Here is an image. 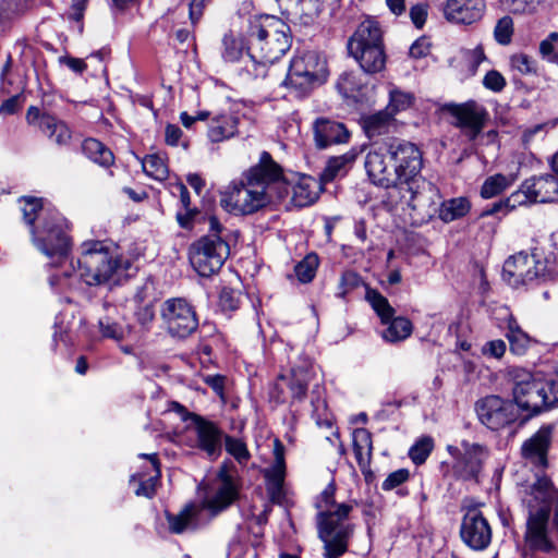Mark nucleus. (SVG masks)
<instances>
[{
	"label": "nucleus",
	"instance_id": "1",
	"mask_svg": "<svg viewBox=\"0 0 558 558\" xmlns=\"http://www.w3.org/2000/svg\"><path fill=\"white\" fill-rule=\"evenodd\" d=\"M276 186L280 187L279 197L288 193L281 167L269 153L263 151L258 163L222 194L220 205L229 213L253 214L271 201Z\"/></svg>",
	"mask_w": 558,
	"mask_h": 558
},
{
	"label": "nucleus",
	"instance_id": "2",
	"mask_svg": "<svg viewBox=\"0 0 558 558\" xmlns=\"http://www.w3.org/2000/svg\"><path fill=\"white\" fill-rule=\"evenodd\" d=\"M245 38L247 40L246 73L254 78L265 77L269 65L290 49L292 41L290 26L274 15L251 19Z\"/></svg>",
	"mask_w": 558,
	"mask_h": 558
},
{
	"label": "nucleus",
	"instance_id": "3",
	"mask_svg": "<svg viewBox=\"0 0 558 558\" xmlns=\"http://www.w3.org/2000/svg\"><path fill=\"white\" fill-rule=\"evenodd\" d=\"M21 202L24 221L32 227L34 245L53 259V265H61L68 259L71 250L66 220L57 210L44 208L39 198L23 197Z\"/></svg>",
	"mask_w": 558,
	"mask_h": 558
},
{
	"label": "nucleus",
	"instance_id": "4",
	"mask_svg": "<svg viewBox=\"0 0 558 558\" xmlns=\"http://www.w3.org/2000/svg\"><path fill=\"white\" fill-rule=\"evenodd\" d=\"M316 507L318 536L324 543L325 558H339L348 550L349 539L354 526L347 521L352 506L348 504L337 505L335 501V487L328 485L320 494Z\"/></svg>",
	"mask_w": 558,
	"mask_h": 558
},
{
	"label": "nucleus",
	"instance_id": "5",
	"mask_svg": "<svg viewBox=\"0 0 558 558\" xmlns=\"http://www.w3.org/2000/svg\"><path fill=\"white\" fill-rule=\"evenodd\" d=\"M129 267V260L102 241H86L81 246L77 272L88 286L117 283L126 275Z\"/></svg>",
	"mask_w": 558,
	"mask_h": 558
},
{
	"label": "nucleus",
	"instance_id": "6",
	"mask_svg": "<svg viewBox=\"0 0 558 558\" xmlns=\"http://www.w3.org/2000/svg\"><path fill=\"white\" fill-rule=\"evenodd\" d=\"M386 150L397 172L398 187L405 189L409 194V198L405 201L407 204L413 209L423 208L428 198L418 190L420 173L423 167L421 150L415 144L399 138H391L386 142Z\"/></svg>",
	"mask_w": 558,
	"mask_h": 558
},
{
	"label": "nucleus",
	"instance_id": "7",
	"mask_svg": "<svg viewBox=\"0 0 558 558\" xmlns=\"http://www.w3.org/2000/svg\"><path fill=\"white\" fill-rule=\"evenodd\" d=\"M508 377L512 383L513 402L518 410L537 414L558 403V378H542L520 367H511Z\"/></svg>",
	"mask_w": 558,
	"mask_h": 558
},
{
	"label": "nucleus",
	"instance_id": "8",
	"mask_svg": "<svg viewBox=\"0 0 558 558\" xmlns=\"http://www.w3.org/2000/svg\"><path fill=\"white\" fill-rule=\"evenodd\" d=\"M227 229L216 216L208 217V233L193 242L189 250L192 267L199 276L209 277L217 272L230 255L226 240Z\"/></svg>",
	"mask_w": 558,
	"mask_h": 558
},
{
	"label": "nucleus",
	"instance_id": "9",
	"mask_svg": "<svg viewBox=\"0 0 558 558\" xmlns=\"http://www.w3.org/2000/svg\"><path fill=\"white\" fill-rule=\"evenodd\" d=\"M327 76L326 60L315 51H306L291 60L283 85L295 97H304L314 87L323 84Z\"/></svg>",
	"mask_w": 558,
	"mask_h": 558
},
{
	"label": "nucleus",
	"instance_id": "10",
	"mask_svg": "<svg viewBox=\"0 0 558 558\" xmlns=\"http://www.w3.org/2000/svg\"><path fill=\"white\" fill-rule=\"evenodd\" d=\"M558 199V180L547 174L533 180H526L521 190L513 193L504 202L495 203L492 208L483 211L482 216H489L499 213L504 208L511 210L517 205L525 203H549Z\"/></svg>",
	"mask_w": 558,
	"mask_h": 558
},
{
	"label": "nucleus",
	"instance_id": "11",
	"mask_svg": "<svg viewBox=\"0 0 558 558\" xmlns=\"http://www.w3.org/2000/svg\"><path fill=\"white\" fill-rule=\"evenodd\" d=\"M475 411L480 422L492 430L511 426L520 417V411L512 400L496 395L477 400Z\"/></svg>",
	"mask_w": 558,
	"mask_h": 558
},
{
	"label": "nucleus",
	"instance_id": "12",
	"mask_svg": "<svg viewBox=\"0 0 558 558\" xmlns=\"http://www.w3.org/2000/svg\"><path fill=\"white\" fill-rule=\"evenodd\" d=\"M232 466L223 463L217 473V477L206 490L202 501V508L213 515L228 509L239 497V485L236 484Z\"/></svg>",
	"mask_w": 558,
	"mask_h": 558
},
{
	"label": "nucleus",
	"instance_id": "13",
	"mask_svg": "<svg viewBox=\"0 0 558 558\" xmlns=\"http://www.w3.org/2000/svg\"><path fill=\"white\" fill-rule=\"evenodd\" d=\"M161 318L168 332L178 338H186L198 327L194 307L183 298H171L162 303Z\"/></svg>",
	"mask_w": 558,
	"mask_h": 558
},
{
	"label": "nucleus",
	"instance_id": "14",
	"mask_svg": "<svg viewBox=\"0 0 558 558\" xmlns=\"http://www.w3.org/2000/svg\"><path fill=\"white\" fill-rule=\"evenodd\" d=\"M366 299L380 317L381 323L387 325L386 329L381 332V337L385 341L397 343L411 336L413 331L411 320L403 316L393 317L395 310L384 295L376 290H368Z\"/></svg>",
	"mask_w": 558,
	"mask_h": 558
},
{
	"label": "nucleus",
	"instance_id": "15",
	"mask_svg": "<svg viewBox=\"0 0 558 558\" xmlns=\"http://www.w3.org/2000/svg\"><path fill=\"white\" fill-rule=\"evenodd\" d=\"M447 450L453 459L451 465L453 475L464 481L476 478L487 458L484 446L468 440H462L459 446L449 445Z\"/></svg>",
	"mask_w": 558,
	"mask_h": 558
},
{
	"label": "nucleus",
	"instance_id": "16",
	"mask_svg": "<svg viewBox=\"0 0 558 558\" xmlns=\"http://www.w3.org/2000/svg\"><path fill=\"white\" fill-rule=\"evenodd\" d=\"M365 169L371 181L378 186L388 189L398 186L397 172L389 154L386 150V142L372 148L365 157Z\"/></svg>",
	"mask_w": 558,
	"mask_h": 558
},
{
	"label": "nucleus",
	"instance_id": "17",
	"mask_svg": "<svg viewBox=\"0 0 558 558\" xmlns=\"http://www.w3.org/2000/svg\"><path fill=\"white\" fill-rule=\"evenodd\" d=\"M460 536L474 550L487 548L492 542V529L487 519L477 510H469L461 523Z\"/></svg>",
	"mask_w": 558,
	"mask_h": 558
},
{
	"label": "nucleus",
	"instance_id": "18",
	"mask_svg": "<svg viewBox=\"0 0 558 558\" xmlns=\"http://www.w3.org/2000/svg\"><path fill=\"white\" fill-rule=\"evenodd\" d=\"M539 266L535 255L530 256L527 253L520 252L505 262L502 277L512 287L526 284L543 271Z\"/></svg>",
	"mask_w": 558,
	"mask_h": 558
},
{
	"label": "nucleus",
	"instance_id": "19",
	"mask_svg": "<svg viewBox=\"0 0 558 558\" xmlns=\"http://www.w3.org/2000/svg\"><path fill=\"white\" fill-rule=\"evenodd\" d=\"M450 113L457 120L456 125L460 128L470 140L477 137L488 120L487 110L475 101L454 105L450 109Z\"/></svg>",
	"mask_w": 558,
	"mask_h": 558
},
{
	"label": "nucleus",
	"instance_id": "20",
	"mask_svg": "<svg viewBox=\"0 0 558 558\" xmlns=\"http://www.w3.org/2000/svg\"><path fill=\"white\" fill-rule=\"evenodd\" d=\"M284 446L279 439L274 441V463L264 471L266 490L271 502L281 505L286 497Z\"/></svg>",
	"mask_w": 558,
	"mask_h": 558
},
{
	"label": "nucleus",
	"instance_id": "21",
	"mask_svg": "<svg viewBox=\"0 0 558 558\" xmlns=\"http://www.w3.org/2000/svg\"><path fill=\"white\" fill-rule=\"evenodd\" d=\"M549 515L543 510L527 514L524 541L530 549L549 551L553 543L549 537Z\"/></svg>",
	"mask_w": 558,
	"mask_h": 558
},
{
	"label": "nucleus",
	"instance_id": "22",
	"mask_svg": "<svg viewBox=\"0 0 558 558\" xmlns=\"http://www.w3.org/2000/svg\"><path fill=\"white\" fill-rule=\"evenodd\" d=\"M315 145L319 149H325L331 145L347 144L351 137V132L339 121L328 118H318L313 124Z\"/></svg>",
	"mask_w": 558,
	"mask_h": 558
},
{
	"label": "nucleus",
	"instance_id": "23",
	"mask_svg": "<svg viewBox=\"0 0 558 558\" xmlns=\"http://www.w3.org/2000/svg\"><path fill=\"white\" fill-rule=\"evenodd\" d=\"M485 9V0H447L444 15L451 23L470 25L483 17Z\"/></svg>",
	"mask_w": 558,
	"mask_h": 558
},
{
	"label": "nucleus",
	"instance_id": "24",
	"mask_svg": "<svg viewBox=\"0 0 558 558\" xmlns=\"http://www.w3.org/2000/svg\"><path fill=\"white\" fill-rule=\"evenodd\" d=\"M551 434L553 428L545 425L526 439L521 447L524 460L536 468L545 469L547 466V453L551 444Z\"/></svg>",
	"mask_w": 558,
	"mask_h": 558
},
{
	"label": "nucleus",
	"instance_id": "25",
	"mask_svg": "<svg viewBox=\"0 0 558 558\" xmlns=\"http://www.w3.org/2000/svg\"><path fill=\"white\" fill-rule=\"evenodd\" d=\"M554 498V492L549 478L538 477L525 490L522 502L527 509V514L533 511L543 510L550 513V505Z\"/></svg>",
	"mask_w": 558,
	"mask_h": 558
},
{
	"label": "nucleus",
	"instance_id": "26",
	"mask_svg": "<svg viewBox=\"0 0 558 558\" xmlns=\"http://www.w3.org/2000/svg\"><path fill=\"white\" fill-rule=\"evenodd\" d=\"M383 33L376 21H363L348 43L349 51H361L371 47H383Z\"/></svg>",
	"mask_w": 558,
	"mask_h": 558
},
{
	"label": "nucleus",
	"instance_id": "27",
	"mask_svg": "<svg viewBox=\"0 0 558 558\" xmlns=\"http://www.w3.org/2000/svg\"><path fill=\"white\" fill-rule=\"evenodd\" d=\"M198 447L211 459H216L221 452V432L211 422L201 416H194Z\"/></svg>",
	"mask_w": 558,
	"mask_h": 558
},
{
	"label": "nucleus",
	"instance_id": "28",
	"mask_svg": "<svg viewBox=\"0 0 558 558\" xmlns=\"http://www.w3.org/2000/svg\"><path fill=\"white\" fill-rule=\"evenodd\" d=\"M239 120L232 114H218L210 119L207 136L211 143H220L233 137L238 132Z\"/></svg>",
	"mask_w": 558,
	"mask_h": 558
},
{
	"label": "nucleus",
	"instance_id": "29",
	"mask_svg": "<svg viewBox=\"0 0 558 558\" xmlns=\"http://www.w3.org/2000/svg\"><path fill=\"white\" fill-rule=\"evenodd\" d=\"M320 182L315 178L304 175L292 187V203L298 207L312 205L318 198Z\"/></svg>",
	"mask_w": 558,
	"mask_h": 558
},
{
	"label": "nucleus",
	"instance_id": "30",
	"mask_svg": "<svg viewBox=\"0 0 558 558\" xmlns=\"http://www.w3.org/2000/svg\"><path fill=\"white\" fill-rule=\"evenodd\" d=\"M140 457H143V458H146L149 460L151 473H149L147 475L146 474L133 475L131 481L132 482L135 480L138 481V487L135 489V494L137 496H144L147 498H151L156 493V488H157V486L159 484V480H160L159 461L157 459L156 453H153V454H144L143 453Z\"/></svg>",
	"mask_w": 558,
	"mask_h": 558
},
{
	"label": "nucleus",
	"instance_id": "31",
	"mask_svg": "<svg viewBox=\"0 0 558 558\" xmlns=\"http://www.w3.org/2000/svg\"><path fill=\"white\" fill-rule=\"evenodd\" d=\"M393 125V116L386 109L362 118V126L368 138L389 133Z\"/></svg>",
	"mask_w": 558,
	"mask_h": 558
},
{
	"label": "nucleus",
	"instance_id": "32",
	"mask_svg": "<svg viewBox=\"0 0 558 558\" xmlns=\"http://www.w3.org/2000/svg\"><path fill=\"white\" fill-rule=\"evenodd\" d=\"M349 53L359 62L365 73H378L385 68L386 53L384 46L361 49V51H349Z\"/></svg>",
	"mask_w": 558,
	"mask_h": 558
},
{
	"label": "nucleus",
	"instance_id": "33",
	"mask_svg": "<svg viewBox=\"0 0 558 558\" xmlns=\"http://www.w3.org/2000/svg\"><path fill=\"white\" fill-rule=\"evenodd\" d=\"M198 509L195 505H186L179 513L167 512L166 518L169 530L174 534H181L189 530L196 529Z\"/></svg>",
	"mask_w": 558,
	"mask_h": 558
},
{
	"label": "nucleus",
	"instance_id": "34",
	"mask_svg": "<svg viewBox=\"0 0 558 558\" xmlns=\"http://www.w3.org/2000/svg\"><path fill=\"white\" fill-rule=\"evenodd\" d=\"M352 437L356 462L359 466L364 470L371 464L373 452L372 434L366 428H355Z\"/></svg>",
	"mask_w": 558,
	"mask_h": 558
},
{
	"label": "nucleus",
	"instance_id": "35",
	"mask_svg": "<svg viewBox=\"0 0 558 558\" xmlns=\"http://www.w3.org/2000/svg\"><path fill=\"white\" fill-rule=\"evenodd\" d=\"M84 155L93 162L108 168L114 162L112 151L96 138H86L82 144Z\"/></svg>",
	"mask_w": 558,
	"mask_h": 558
},
{
	"label": "nucleus",
	"instance_id": "36",
	"mask_svg": "<svg viewBox=\"0 0 558 558\" xmlns=\"http://www.w3.org/2000/svg\"><path fill=\"white\" fill-rule=\"evenodd\" d=\"M506 337L510 343V351L517 355H523L530 347V336L522 330L512 315L509 316L507 322Z\"/></svg>",
	"mask_w": 558,
	"mask_h": 558
},
{
	"label": "nucleus",
	"instance_id": "37",
	"mask_svg": "<svg viewBox=\"0 0 558 558\" xmlns=\"http://www.w3.org/2000/svg\"><path fill=\"white\" fill-rule=\"evenodd\" d=\"M471 208L466 197H457L445 201L439 208V218L445 222H451L464 217Z\"/></svg>",
	"mask_w": 558,
	"mask_h": 558
},
{
	"label": "nucleus",
	"instance_id": "38",
	"mask_svg": "<svg viewBox=\"0 0 558 558\" xmlns=\"http://www.w3.org/2000/svg\"><path fill=\"white\" fill-rule=\"evenodd\" d=\"M98 325L99 331L104 338L113 339L116 341L123 340L131 332L129 325L120 323L110 314L101 317Z\"/></svg>",
	"mask_w": 558,
	"mask_h": 558
},
{
	"label": "nucleus",
	"instance_id": "39",
	"mask_svg": "<svg viewBox=\"0 0 558 558\" xmlns=\"http://www.w3.org/2000/svg\"><path fill=\"white\" fill-rule=\"evenodd\" d=\"M355 158L354 154H344L341 156L332 157L328 160L327 166L320 174V181L328 183L333 181L338 177H342L345 173V166L352 162Z\"/></svg>",
	"mask_w": 558,
	"mask_h": 558
},
{
	"label": "nucleus",
	"instance_id": "40",
	"mask_svg": "<svg viewBox=\"0 0 558 558\" xmlns=\"http://www.w3.org/2000/svg\"><path fill=\"white\" fill-rule=\"evenodd\" d=\"M514 181L512 175H504V174H495L488 177L481 189V196L483 198H492L502 193L507 187H509Z\"/></svg>",
	"mask_w": 558,
	"mask_h": 558
},
{
	"label": "nucleus",
	"instance_id": "41",
	"mask_svg": "<svg viewBox=\"0 0 558 558\" xmlns=\"http://www.w3.org/2000/svg\"><path fill=\"white\" fill-rule=\"evenodd\" d=\"M223 52L222 57L227 62L240 61L243 63V70L246 72V59L247 56V40L245 39V51L243 50L242 44L230 36L223 38Z\"/></svg>",
	"mask_w": 558,
	"mask_h": 558
},
{
	"label": "nucleus",
	"instance_id": "42",
	"mask_svg": "<svg viewBox=\"0 0 558 558\" xmlns=\"http://www.w3.org/2000/svg\"><path fill=\"white\" fill-rule=\"evenodd\" d=\"M414 99L413 94L391 87L389 89V102L385 109L395 117L398 112L409 109L414 104Z\"/></svg>",
	"mask_w": 558,
	"mask_h": 558
},
{
	"label": "nucleus",
	"instance_id": "43",
	"mask_svg": "<svg viewBox=\"0 0 558 558\" xmlns=\"http://www.w3.org/2000/svg\"><path fill=\"white\" fill-rule=\"evenodd\" d=\"M308 375L306 372L292 369L291 376H288L289 398L293 401L302 400L307 391Z\"/></svg>",
	"mask_w": 558,
	"mask_h": 558
},
{
	"label": "nucleus",
	"instance_id": "44",
	"mask_svg": "<svg viewBox=\"0 0 558 558\" xmlns=\"http://www.w3.org/2000/svg\"><path fill=\"white\" fill-rule=\"evenodd\" d=\"M144 172L155 180L162 181L168 177V167L165 159L158 154L147 155L142 160Z\"/></svg>",
	"mask_w": 558,
	"mask_h": 558
},
{
	"label": "nucleus",
	"instance_id": "45",
	"mask_svg": "<svg viewBox=\"0 0 558 558\" xmlns=\"http://www.w3.org/2000/svg\"><path fill=\"white\" fill-rule=\"evenodd\" d=\"M317 267V255L308 254L294 267L295 276L302 283H307L315 277Z\"/></svg>",
	"mask_w": 558,
	"mask_h": 558
},
{
	"label": "nucleus",
	"instance_id": "46",
	"mask_svg": "<svg viewBox=\"0 0 558 558\" xmlns=\"http://www.w3.org/2000/svg\"><path fill=\"white\" fill-rule=\"evenodd\" d=\"M226 450L231 454L240 464H244L248 461L251 454L247 450L246 444L232 436L225 437Z\"/></svg>",
	"mask_w": 558,
	"mask_h": 558
},
{
	"label": "nucleus",
	"instance_id": "47",
	"mask_svg": "<svg viewBox=\"0 0 558 558\" xmlns=\"http://www.w3.org/2000/svg\"><path fill=\"white\" fill-rule=\"evenodd\" d=\"M513 35V20L509 15L499 19L494 28L495 40L502 46L511 43Z\"/></svg>",
	"mask_w": 558,
	"mask_h": 558
},
{
	"label": "nucleus",
	"instance_id": "48",
	"mask_svg": "<svg viewBox=\"0 0 558 558\" xmlns=\"http://www.w3.org/2000/svg\"><path fill=\"white\" fill-rule=\"evenodd\" d=\"M433 439L424 437L416 441L409 450V456L415 464H422L426 461L433 450Z\"/></svg>",
	"mask_w": 558,
	"mask_h": 558
},
{
	"label": "nucleus",
	"instance_id": "49",
	"mask_svg": "<svg viewBox=\"0 0 558 558\" xmlns=\"http://www.w3.org/2000/svg\"><path fill=\"white\" fill-rule=\"evenodd\" d=\"M510 65L522 75L536 72L535 61L525 53H515L511 56Z\"/></svg>",
	"mask_w": 558,
	"mask_h": 558
},
{
	"label": "nucleus",
	"instance_id": "50",
	"mask_svg": "<svg viewBox=\"0 0 558 558\" xmlns=\"http://www.w3.org/2000/svg\"><path fill=\"white\" fill-rule=\"evenodd\" d=\"M361 277L354 271H344L340 278L337 296L344 299L345 295L361 284Z\"/></svg>",
	"mask_w": 558,
	"mask_h": 558
},
{
	"label": "nucleus",
	"instance_id": "51",
	"mask_svg": "<svg viewBox=\"0 0 558 558\" xmlns=\"http://www.w3.org/2000/svg\"><path fill=\"white\" fill-rule=\"evenodd\" d=\"M338 90L343 95H349L361 88V83L356 80V75L353 72L342 73L337 82Z\"/></svg>",
	"mask_w": 558,
	"mask_h": 558
},
{
	"label": "nucleus",
	"instance_id": "52",
	"mask_svg": "<svg viewBox=\"0 0 558 558\" xmlns=\"http://www.w3.org/2000/svg\"><path fill=\"white\" fill-rule=\"evenodd\" d=\"M410 477V472L407 469H399L395 472H391L387 478L383 482L381 488L386 492L392 490L403 483H405Z\"/></svg>",
	"mask_w": 558,
	"mask_h": 558
},
{
	"label": "nucleus",
	"instance_id": "53",
	"mask_svg": "<svg viewBox=\"0 0 558 558\" xmlns=\"http://www.w3.org/2000/svg\"><path fill=\"white\" fill-rule=\"evenodd\" d=\"M270 398L277 403H284L289 399L288 376L280 375L270 390Z\"/></svg>",
	"mask_w": 558,
	"mask_h": 558
},
{
	"label": "nucleus",
	"instance_id": "54",
	"mask_svg": "<svg viewBox=\"0 0 558 558\" xmlns=\"http://www.w3.org/2000/svg\"><path fill=\"white\" fill-rule=\"evenodd\" d=\"M483 85L495 93L501 92L506 86V80L502 74L496 70H490L483 78Z\"/></svg>",
	"mask_w": 558,
	"mask_h": 558
},
{
	"label": "nucleus",
	"instance_id": "55",
	"mask_svg": "<svg viewBox=\"0 0 558 558\" xmlns=\"http://www.w3.org/2000/svg\"><path fill=\"white\" fill-rule=\"evenodd\" d=\"M220 306L225 311H234L239 307V293L231 289H223L219 296Z\"/></svg>",
	"mask_w": 558,
	"mask_h": 558
},
{
	"label": "nucleus",
	"instance_id": "56",
	"mask_svg": "<svg viewBox=\"0 0 558 558\" xmlns=\"http://www.w3.org/2000/svg\"><path fill=\"white\" fill-rule=\"evenodd\" d=\"M506 343L505 341L498 339V340H492L488 341L482 349V352L485 356L494 357V359H501L506 352Z\"/></svg>",
	"mask_w": 558,
	"mask_h": 558
},
{
	"label": "nucleus",
	"instance_id": "57",
	"mask_svg": "<svg viewBox=\"0 0 558 558\" xmlns=\"http://www.w3.org/2000/svg\"><path fill=\"white\" fill-rule=\"evenodd\" d=\"M312 407H313V416L316 418V423L318 425H327L328 427L331 426V422L328 420V417H323L324 413L326 411V402L325 400L320 399L319 396H317L316 399H312Z\"/></svg>",
	"mask_w": 558,
	"mask_h": 558
},
{
	"label": "nucleus",
	"instance_id": "58",
	"mask_svg": "<svg viewBox=\"0 0 558 558\" xmlns=\"http://www.w3.org/2000/svg\"><path fill=\"white\" fill-rule=\"evenodd\" d=\"M430 51V43L426 37H421L415 40L410 47V56L418 59L427 56Z\"/></svg>",
	"mask_w": 558,
	"mask_h": 558
},
{
	"label": "nucleus",
	"instance_id": "59",
	"mask_svg": "<svg viewBox=\"0 0 558 558\" xmlns=\"http://www.w3.org/2000/svg\"><path fill=\"white\" fill-rule=\"evenodd\" d=\"M410 17H411L413 24L417 28H421L426 22L427 7L425 4L413 5L410 9Z\"/></svg>",
	"mask_w": 558,
	"mask_h": 558
},
{
	"label": "nucleus",
	"instance_id": "60",
	"mask_svg": "<svg viewBox=\"0 0 558 558\" xmlns=\"http://www.w3.org/2000/svg\"><path fill=\"white\" fill-rule=\"evenodd\" d=\"M204 383L209 386L219 397H223L226 377L222 375H207Z\"/></svg>",
	"mask_w": 558,
	"mask_h": 558
},
{
	"label": "nucleus",
	"instance_id": "61",
	"mask_svg": "<svg viewBox=\"0 0 558 558\" xmlns=\"http://www.w3.org/2000/svg\"><path fill=\"white\" fill-rule=\"evenodd\" d=\"M21 108L20 97L12 96L0 106V114L10 116L16 113Z\"/></svg>",
	"mask_w": 558,
	"mask_h": 558
},
{
	"label": "nucleus",
	"instance_id": "62",
	"mask_svg": "<svg viewBox=\"0 0 558 558\" xmlns=\"http://www.w3.org/2000/svg\"><path fill=\"white\" fill-rule=\"evenodd\" d=\"M58 145H65L71 138V133L63 122H59L56 130H53V137H51Z\"/></svg>",
	"mask_w": 558,
	"mask_h": 558
},
{
	"label": "nucleus",
	"instance_id": "63",
	"mask_svg": "<svg viewBox=\"0 0 558 558\" xmlns=\"http://www.w3.org/2000/svg\"><path fill=\"white\" fill-rule=\"evenodd\" d=\"M59 122L60 121L54 117L44 113V118H41V122H39L38 128L49 137H53V130H56Z\"/></svg>",
	"mask_w": 558,
	"mask_h": 558
},
{
	"label": "nucleus",
	"instance_id": "64",
	"mask_svg": "<svg viewBox=\"0 0 558 558\" xmlns=\"http://www.w3.org/2000/svg\"><path fill=\"white\" fill-rule=\"evenodd\" d=\"M59 62L65 64L69 69H71L75 73H83L86 69V63L84 60L73 57H60Z\"/></svg>",
	"mask_w": 558,
	"mask_h": 558
}]
</instances>
